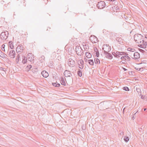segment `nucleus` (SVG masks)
Listing matches in <instances>:
<instances>
[{"label":"nucleus","instance_id":"f03ea898","mask_svg":"<svg viewBox=\"0 0 147 147\" xmlns=\"http://www.w3.org/2000/svg\"><path fill=\"white\" fill-rule=\"evenodd\" d=\"M82 49L81 47L79 46H77L76 47V51L77 54L79 56H81L83 54L82 51Z\"/></svg>","mask_w":147,"mask_h":147},{"label":"nucleus","instance_id":"f3484780","mask_svg":"<svg viewBox=\"0 0 147 147\" xmlns=\"http://www.w3.org/2000/svg\"><path fill=\"white\" fill-rule=\"evenodd\" d=\"M121 59L122 60L124 59L125 60H127L128 61L130 60V58L127 55L121 57Z\"/></svg>","mask_w":147,"mask_h":147},{"label":"nucleus","instance_id":"bb28decb","mask_svg":"<svg viewBox=\"0 0 147 147\" xmlns=\"http://www.w3.org/2000/svg\"><path fill=\"white\" fill-rule=\"evenodd\" d=\"M77 74L80 77H81L82 76V71L80 70V69L78 70V71Z\"/></svg>","mask_w":147,"mask_h":147},{"label":"nucleus","instance_id":"8fccbe9b","mask_svg":"<svg viewBox=\"0 0 147 147\" xmlns=\"http://www.w3.org/2000/svg\"><path fill=\"white\" fill-rule=\"evenodd\" d=\"M145 37L146 38H147V35H145Z\"/></svg>","mask_w":147,"mask_h":147},{"label":"nucleus","instance_id":"4468645a","mask_svg":"<svg viewBox=\"0 0 147 147\" xmlns=\"http://www.w3.org/2000/svg\"><path fill=\"white\" fill-rule=\"evenodd\" d=\"M104 53L105 55V57L107 58H108L110 59H111L113 57L112 55L111 54L109 53L108 52H106Z\"/></svg>","mask_w":147,"mask_h":147},{"label":"nucleus","instance_id":"6ab92c4d","mask_svg":"<svg viewBox=\"0 0 147 147\" xmlns=\"http://www.w3.org/2000/svg\"><path fill=\"white\" fill-rule=\"evenodd\" d=\"M45 57L44 55L42 56L39 59L40 62L42 63L45 61Z\"/></svg>","mask_w":147,"mask_h":147},{"label":"nucleus","instance_id":"f704fd0d","mask_svg":"<svg viewBox=\"0 0 147 147\" xmlns=\"http://www.w3.org/2000/svg\"><path fill=\"white\" fill-rule=\"evenodd\" d=\"M5 45H3L1 47V48L2 49V50L3 51H5Z\"/></svg>","mask_w":147,"mask_h":147},{"label":"nucleus","instance_id":"c85d7f7f","mask_svg":"<svg viewBox=\"0 0 147 147\" xmlns=\"http://www.w3.org/2000/svg\"><path fill=\"white\" fill-rule=\"evenodd\" d=\"M4 68L2 67L0 68V73H2L4 74V72H5V71L4 70Z\"/></svg>","mask_w":147,"mask_h":147},{"label":"nucleus","instance_id":"423d86ee","mask_svg":"<svg viewBox=\"0 0 147 147\" xmlns=\"http://www.w3.org/2000/svg\"><path fill=\"white\" fill-rule=\"evenodd\" d=\"M23 47L21 45H18L16 48V51L17 53L19 54L22 53L23 52Z\"/></svg>","mask_w":147,"mask_h":147},{"label":"nucleus","instance_id":"4c0bfd02","mask_svg":"<svg viewBox=\"0 0 147 147\" xmlns=\"http://www.w3.org/2000/svg\"><path fill=\"white\" fill-rule=\"evenodd\" d=\"M99 53L98 51L97 52H96V56H97V57H98L99 56Z\"/></svg>","mask_w":147,"mask_h":147},{"label":"nucleus","instance_id":"dca6fc26","mask_svg":"<svg viewBox=\"0 0 147 147\" xmlns=\"http://www.w3.org/2000/svg\"><path fill=\"white\" fill-rule=\"evenodd\" d=\"M134 56L135 59H137L140 57V55L137 52H135L134 53Z\"/></svg>","mask_w":147,"mask_h":147},{"label":"nucleus","instance_id":"b1692460","mask_svg":"<svg viewBox=\"0 0 147 147\" xmlns=\"http://www.w3.org/2000/svg\"><path fill=\"white\" fill-rule=\"evenodd\" d=\"M88 62L90 65H93L94 63V61L92 59L88 60Z\"/></svg>","mask_w":147,"mask_h":147},{"label":"nucleus","instance_id":"6e6552de","mask_svg":"<svg viewBox=\"0 0 147 147\" xmlns=\"http://www.w3.org/2000/svg\"><path fill=\"white\" fill-rule=\"evenodd\" d=\"M27 59L28 60L32 62L33 61L34 59V57L33 55L31 53H29L27 56Z\"/></svg>","mask_w":147,"mask_h":147},{"label":"nucleus","instance_id":"09e8293b","mask_svg":"<svg viewBox=\"0 0 147 147\" xmlns=\"http://www.w3.org/2000/svg\"><path fill=\"white\" fill-rule=\"evenodd\" d=\"M135 69H136L137 70H140V68H137V69H136V68H135Z\"/></svg>","mask_w":147,"mask_h":147},{"label":"nucleus","instance_id":"cd10ccee","mask_svg":"<svg viewBox=\"0 0 147 147\" xmlns=\"http://www.w3.org/2000/svg\"><path fill=\"white\" fill-rule=\"evenodd\" d=\"M94 62L96 64H99L100 63V60L98 58H97L96 59H95Z\"/></svg>","mask_w":147,"mask_h":147},{"label":"nucleus","instance_id":"7ed1b4c3","mask_svg":"<svg viewBox=\"0 0 147 147\" xmlns=\"http://www.w3.org/2000/svg\"><path fill=\"white\" fill-rule=\"evenodd\" d=\"M102 49L104 50V53H105L110 51L111 49V48L109 45L104 44L103 46Z\"/></svg>","mask_w":147,"mask_h":147},{"label":"nucleus","instance_id":"aec40b11","mask_svg":"<svg viewBox=\"0 0 147 147\" xmlns=\"http://www.w3.org/2000/svg\"><path fill=\"white\" fill-rule=\"evenodd\" d=\"M116 53H117V54L120 55H128V54H126V53L122 52L117 51L116 52Z\"/></svg>","mask_w":147,"mask_h":147},{"label":"nucleus","instance_id":"58836bf2","mask_svg":"<svg viewBox=\"0 0 147 147\" xmlns=\"http://www.w3.org/2000/svg\"><path fill=\"white\" fill-rule=\"evenodd\" d=\"M94 51L96 52H97V51H98V49L96 47L94 48Z\"/></svg>","mask_w":147,"mask_h":147},{"label":"nucleus","instance_id":"f8f14e48","mask_svg":"<svg viewBox=\"0 0 147 147\" xmlns=\"http://www.w3.org/2000/svg\"><path fill=\"white\" fill-rule=\"evenodd\" d=\"M78 65H79V67L82 69L84 67V61L82 59H80L78 62Z\"/></svg>","mask_w":147,"mask_h":147},{"label":"nucleus","instance_id":"9d476101","mask_svg":"<svg viewBox=\"0 0 147 147\" xmlns=\"http://www.w3.org/2000/svg\"><path fill=\"white\" fill-rule=\"evenodd\" d=\"M141 44L139 45V47L141 48H145L147 46V42H145L143 40L142 42L141 43H140Z\"/></svg>","mask_w":147,"mask_h":147},{"label":"nucleus","instance_id":"0eeeda50","mask_svg":"<svg viewBox=\"0 0 147 147\" xmlns=\"http://www.w3.org/2000/svg\"><path fill=\"white\" fill-rule=\"evenodd\" d=\"M108 103L106 102H102L100 104L99 106L100 107H103L102 108V109L105 110L108 108Z\"/></svg>","mask_w":147,"mask_h":147},{"label":"nucleus","instance_id":"052dcab7","mask_svg":"<svg viewBox=\"0 0 147 147\" xmlns=\"http://www.w3.org/2000/svg\"><path fill=\"white\" fill-rule=\"evenodd\" d=\"M0 50H1L0 49Z\"/></svg>","mask_w":147,"mask_h":147},{"label":"nucleus","instance_id":"ddd939ff","mask_svg":"<svg viewBox=\"0 0 147 147\" xmlns=\"http://www.w3.org/2000/svg\"><path fill=\"white\" fill-rule=\"evenodd\" d=\"M64 74L65 76L66 77H71L72 75L70 71L67 70H66L65 71L64 73Z\"/></svg>","mask_w":147,"mask_h":147},{"label":"nucleus","instance_id":"412c9836","mask_svg":"<svg viewBox=\"0 0 147 147\" xmlns=\"http://www.w3.org/2000/svg\"><path fill=\"white\" fill-rule=\"evenodd\" d=\"M85 55L86 57L88 58H89L91 57V54L88 52H86Z\"/></svg>","mask_w":147,"mask_h":147},{"label":"nucleus","instance_id":"c9c22d12","mask_svg":"<svg viewBox=\"0 0 147 147\" xmlns=\"http://www.w3.org/2000/svg\"><path fill=\"white\" fill-rule=\"evenodd\" d=\"M112 54L113 56H114L115 57H117V54L116 53H113Z\"/></svg>","mask_w":147,"mask_h":147},{"label":"nucleus","instance_id":"2f4dec72","mask_svg":"<svg viewBox=\"0 0 147 147\" xmlns=\"http://www.w3.org/2000/svg\"><path fill=\"white\" fill-rule=\"evenodd\" d=\"M20 57V56L19 54H18V55L17 56V58H16V61L17 62H18L19 61V60Z\"/></svg>","mask_w":147,"mask_h":147},{"label":"nucleus","instance_id":"79ce46f5","mask_svg":"<svg viewBox=\"0 0 147 147\" xmlns=\"http://www.w3.org/2000/svg\"><path fill=\"white\" fill-rule=\"evenodd\" d=\"M136 90H137V91L138 92H140V90L139 88H137L136 89Z\"/></svg>","mask_w":147,"mask_h":147},{"label":"nucleus","instance_id":"a18cd8bd","mask_svg":"<svg viewBox=\"0 0 147 147\" xmlns=\"http://www.w3.org/2000/svg\"><path fill=\"white\" fill-rule=\"evenodd\" d=\"M123 70L125 71H126L127 70V69H126L125 68H123Z\"/></svg>","mask_w":147,"mask_h":147},{"label":"nucleus","instance_id":"7c9ffc66","mask_svg":"<svg viewBox=\"0 0 147 147\" xmlns=\"http://www.w3.org/2000/svg\"><path fill=\"white\" fill-rule=\"evenodd\" d=\"M123 89L125 91H129V88L127 87H124L123 88Z\"/></svg>","mask_w":147,"mask_h":147},{"label":"nucleus","instance_id":"6e6d98bb","mask_svg":"<svg viewBox=\"0 0 147 147\" xmlns=\"http://www.w3.org/2000/svg\"><path fill=\"white\" fill-rule=\"evenodd\" d=\"M125 109V108L123 109V112H124V110Z\"/></svg>","mask_w":147,"mask_h":147},{"label":"nucleus","instance_id":"603ef678","mask_svg":"<svg viewBox=\"0 0 147 147\" xmlns=\"http://www.w3.org/2000/svg\"><path fill=\"white\" fill-rule=\"evenodd\" d=\"M129 74H131L132 73V72H129Z\"/></svg>","mask_w":147,"mask_h":147},{"label":"nucleus","instance_id":"864d4df0","mask_svg":"<svg viewBox=\"0 0 147 147\" xmlns=\"http://www.w3.org/2000/svg\"><path fill=\"white\" fill-rule=\"evenodd\" d=\"M117 58H118V57H120V56H119V55L117 54Z\"/></svg>","mask_w":147,"mask_h":147},{"label":"nucleus","instance_id":"c03bdc74","mask_svg":"<svg viewBox=\"0 0 147 147\" xmlns=\"http://www.w3.org/2000/svg\"><path fill=\"white\" fill-rule=\"evenodd\" d=\"M144 97L142 95L141 96V98L143 99H144Z\"/></svg>","mask_w":147,"mask_h":147},{"label":"nucleus","instance_id":"49530a36","mask_svg":"<svg viewBox=\"0 0 147 147\" xmlns=\"http://www.w3.org/2000/svg\"><path fill=\"white\" fill-rule=\"evenodd\" d=\"M132 119L133 120H134L135 119V117L134 116L132 117Z\"/></svg>","mask_w":147,"mask_h":147},{"label":"nucleus","instance_id":"4d7b16f0","mask_svg":"<svg viewBox=\"0 0 147 147\" xmlns=\"http://www.w3.org/2000/svg\"><path fill=\"white\" fill-rule=\"evenodd\" d=\"M121 133H122V134H123V132H122Z\"/></svg>","mask_w":147,"mask_h":147},{"label":"nucleus","instance_id":"473e14b6","mask_svg":"<svg viewBox=\"0 0 147 147\" xmlns=\"http://www.w3.org/2000/svg\"><path fill=\"white\" fill-rule=\"evenodd\" d=\"M124 141L126 142H127L129 140V138L128 137H125L124 139Z\"/></svg>","mask_w":147,"mask_h":147},{"label":"nucleus","instance_id":"a19ab883","mask_svg":"<svg viewBox=\"0 0 147 147\" xmlns=\"http://www.w3.org/2000/svg\"><path fill=\"white\" fill-rule=\"evenodd\" d=\"M60 86V85L59 84L57 83V87H59Z\"/></svg>","mask_w":147,"mask_h":147},{"label":"nucleus","instance_id":"393cba45","mask_svg":"<svg viewBox=\"0 0 147 147\" xmlns=\"http://www.w3.org/2000/svg\"><path fill=\"white\" fill-rule=\"evenodd\" d=\"M32 66L31 65H28L26 68V70L28 71L31 68Z\"/></svg>","mask_w":147,"mask_h":147},{"label":"nucleus","instance_id":"9b49d317","mask_svg":"<svg viewBox=\"0 0 147 147\" xmlns=\"http://www.w3.org/2000/svg\"><path fill=\"white\" fill-rule=\"evenodd\" d=\"M16 55L15 51L14 50H11L10 51L9 55V56L12 58H14Z\"/></svg>","mask_w":147,"mask_h":147},{"label":"nucleus","instance_id":"13d9d810","mask_svg":"<svg viewBox=\"0 0 147 147\" xmlns=\"http://www.w3.org/2000/svg\"><path fill=\"white\" fill-rule=\"evenodd\" d=\"M92 37L91 36V37L90 38H91V39L92 38Z\"/></svg>","mask_w":147,"mask_h":147},{"label":"nucleus","instance_id":"4be33fe9","mask_svg":"<svg viewBox=\"0 0 147 147\" xmlns=\"http://www.w3.org/2000/svg\"><path fill=\"white\" fill-rule=\"evenodd\" d=\"M84 48L85 50H87L89 49V46L88 44H85V45H83Z\"/></svg>","mask_w":147,"mask_h":147},{"label":"nucleus","instance_id":"a878e982","mask_svg":"<svg viewBox=\"0 0 147 147\" xmlns=\"http://www.w3.org/2000/svg\"><path fill=\"white\" fill-rule=\"evenodd\" d=\"M0 56L3 58H5V54L0 50Z\"/></svg>","mask_w":147,"mask_h":147},{"label":"nucleus","instance_id":"5701e85b","mask_svg":"<svg viewBox=\"0 0 147 147\" xmlns=\"http://www.w3.org/2000/svg\"><path fill=\"white\" fill-rule=\"evenodd\" d=\"M93 40H92V41H93V42H94V43L97 42H98V40L97 37L95 36H93Z\"/></svg>","mask_w":147,"mask_h":147},{"label":"nucleus","instance_id":"2eb2a0df","mask_svg":"<svg viewBox=\"0 0 147 147\" xmlns=\"http://www.w3.org/2000/svg\"><path fill=\"white\" fill-rule=\"evenodd\" d=\"M42 76L45 78H47L49 76L48 73L45 71H43L41 72Z\"/></svg>","mask_w":147,"mask_h":147},{"label":"nucleus","instance_id":"bf43d9fd","mask_svg":"<svg viewBox=\"0 0 147 147\" xmlns=\"http://www.w3.org/2000/svg\"><path fill=\"white\" fill-rule=\"evenodd\" d=\"M9 43H10V42H9Z\"/></svg>","mask_w":147,"mask_h":147},{"label":"nucleus","instance_id":"ea45409f","mask_svg":"<svg viewBox=\"0 0 147 147\" xmlns=\"http://www.w3.org/2000/svg\"><path fill=\"white\" fill-rule=\"evenodd\" d=\"M52 84L53 86L57 87V83H54Z\"/></svg>","mask_w":147,"mask_h":147},{"label":"nucleus","instance_id":"37998d69","mask_svg":"<svg viewBox=\"0 0 147 147\" xmlns=\"http://www.w3.org/2000/svg\"><path fill=\"white\" fill-rule=\"evenodd\" d=\"M90 59H86L85 58V62H88V60H89Z\"/></svg>","mask_w":147,"mask_h":147},{"label":"nucleus","instance_id":"e433bc0d","mask_svg":"<svg viewBox=\"0 0 147 147\" xmlns=\"http://www.w3.org/2000/svg\"><path fill=\"white\" fill-rule=\"evenodd\" d=\"M9 47L11 49H13V45L12 43H11L9 45Z\"/></svg>","mask_w":147,"mask_h":147},{"label":"nucleus","instance_id":"f257e3e1","mask_svg":"<svg viewBox=\"0 0 147 147\" xmlns=\"http://www.w3.org/2000/svg\"><path fill=\"white\" fill-rule=\"evenodd\" d=\"M143 36L140 34H136L134 36V38L135 42L138 43L142 42L143 39Z\"/></svg>","mask_w":147,"mask_h":147},{"label":"nucleus","instance_id":"5fc2aeb1","mask_svg":"<svg viewBox=\"0 0 147 147\" xmlns=\"http://www.w3.org/2000/svg\"><path fill=\"white\" fill-rule=\"evenodd\" d=\"M146 109H147L146 108L144 109V111H145Z\"/></svg>","mask_w":147,"mask_h":147},{"label":"nucleus","instance_id":"20e7f679","mask_svg":"<svg viewBox=\"0 0 147 147\" xmlns=\"http://www.w3.org/2000/svg\"><path fill=\"white\" fill-rule=\"evenodd\" d=\"M8 34L9 33L7 31L2 32L0 35V37L1 39L5 40L8 37Z\"/></svg>","mask_w":147,"mask_h":147},{"label":"nucleus","instance_id":"39448f33","mask_svg":"<svg viewBox=\"0 0 147 147\" xmlns=\"http://www.w3.org/2000/svg\"><path fill=\"white\" fill-rule=\"evenodd\" d=\"M106 3L103 1H100L97 4V7L100 9H102L105 7Z\"/></svg>","mask_w":147,"mask_h":147},{"label":"nucleus","instance_id":"3c124183","mask_svg":"<svg viewBox=\"0 0 147 147\" xmlns=\"http://www.w3.org/2000/svg\"><path fill=\"white\" fill-rule=\"evenodd\" d=\"M109 0V1H115V0Z\"/></svg>","mask_w":147,"mask_h":147},{"label":"nucleus","instance_id":"de8ad7c7","mask_svg":"<svg viewBox=\"0 0 147 147\" xmlns=\"http://www.w3.org/2000/svg\"><path fill=\"white\" fill-rule=\"evenodd\" d=\"M106 31V30H105L104 29V30H103V33H104V32H105Z\"/></svg>","mask_w":147,"mask_h":147},{"label":"nucleus","instance_id":"a211bd4d","mask_svg":"<svg viewBox=\"0 0 147 147\" xmlns=\"http://www.w3.org/2000/svg\"><path fill=\"white\" fill-rule=\"evenodd\" d=\"M65 79L63 78H62L61 80V84L64 86H65L66 84L65 80Z\"/></svg>","mask_w":147,"mask_h":147},{"label":"nucleus","instance_id":"72a5a7b5","mask_svg":"<svg viewBox=\"0 0 147 147\" xmlns=\"http://www.w3.org/2000/svg\"><path fill=\"white\" fill-rule=\"evenodd\" d=\"M27 62V59L26 57H24V58L22 60V62L23 63H25Z\"/></svg>","mask_w":147,"mask_h":147},{"label":"nucleus","instance_id":"c756f323","mask_svg":"<svg viewBox=\"0 0 147 147\" xmlns=\"http://www.w3.org/2000/svg\"><path fill=\"white\" fill-rule=\"evenodd\" d=\"M127 50L128 51H129L130 52H134L135 51V49H134L128 48L127 49Z\"/></svg>","mask_w":147,"mask_h":147},{"label":"nucleus","instance_id":"1a4fd4ad","mask_svg":"<svg viewBox=\"0 0 147 147\" xmlns=\"http://www.w3.org/2000/svg\"><path fill=\"white\" fill-rule=\"evenodd\" d=\"M75 61L71 58H70L68 60V65L70 67H73L75 66Z\"/></svg>","mask_w":147,"mask_h":147}]
</instances>
